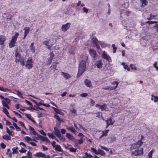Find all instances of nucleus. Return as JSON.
Segmentation results:
<instances>
[{
	"mask_svg": "<svg viewBox=\"0 0 158 158\" xmlns=\"http://www.w3.org/2000/svg\"><path fill=\"white\" fill-rule=\"evenodd\" d=\"M18 147H14L12 148V150L13 151V154L18 153Z\"/></svg>",
	"mask_w": 158,
	"mask_h": 158,
	"instance_id": "obj_31",
	"label": "nucleus"
},
{
	"mask_svg": "<svg viewBox=\"0 0 158 158\" xmlns=\"http://www.w3.org/2000/svg\"><path fill=\"white\" fill-rule=\"evenodd\" d=\"M6 39L5 36L0 35V45L3 44Z\"/></svg>",
	"mask_w": 158,
	"mask_h": 158,
	"instance_id": "obj_16",
	"label": "nucleus"
},
{
	"mask_svg": "<svg viewBox=\"0 0 158 158\" xmlns=\"http://www.w3.org/2000/svg\"><path fill=\"white\" fill-rule=\"evenodd\" d=\"M85 85L88 87H90L92 85L91 82L87 79H86L84 81Z\"/></svg>",
	"mask_w": 158,
	"mask_h": 158,
	"instance_id": "obj_21",
	"label": "nucleus"
},
{
	"mask_svg": "<svg viewBox=\"0 0 158 158\" xmlns=\"http://www.w3.org/2000/svg\"><path fill=\"white\" fill-rule=\"evenodd\" d=\"M30 49L32 53H34L35 52V47H30Z\"/></svg>",
	"mask_w": 158,
	"mask_h": 158,
	"instance_id": "obj_42",
	"label": "nucleus"
},
{
	"mask_svg": "<svg viewBox=\"0 0 158 158\" xmlns=\"http://www.w3.org/2000/svg\"><path fill=\"white\" fill-rule=\"evenodd\" d=\"M43 44H44L48 46L49 44V40H48L43 42Z\"/></svg>",
	"mask_w": 158,
	"mask_h": 158,
	"instance_id": "obj_52",
	"label": "nucleus"
},
{
	"mask_svg": "<svg viewBox=\"0 0 158 158\" xmlns=\"http://www.w3.org/2000/svg\"><path fill=\"white\" fill-rule=\"evenodd\" d=\"M0 146L1 147L3 148H5L6 147V145L3 143H1L0 144Z\"/></svg>",
	"mask_w": 158,
	"mask_h": 158,
	"instance_id": "obj_60",
	"label": "nucleus"
},
{
	"mask_svg": "<svg viewBox=\"0 0 158 158\" xmlns=\"http://www.w3.org/2000/svg\"><path fill=\"white\" fill-rule=\"evenodd\" d=\"M109 131V130H105L103 131H102V135L99 137V139H101V138L104 136H106L107 135V133H108V131Z\"/></svg>",
	"mask_w": 158,
	"mask_h": 158,
	"instance_id": "obj_18",
	"label": "nucleus"
},
{
	"mask_svg": "<svg viewBox=\"0 0 158 158\" xmlns=\"http://www.w3.org/2000/svg\"><path fill=\"white\" fill-rule=\"evenodd\" d=\"M25 115L26 117L30 120H31V119L33 118L31 116L30 114H26Z\"/></svg>",
	"mask_w": 158,
	"mask_h": 158,
	"instance_id": "obj_41",
	"label": "nucleus"
},
{
	"mask_svg": "<svg viewBox=\"0 0 158 158\" xmlns=\"http://www.w3.org/2000/svg\"><path fill=\"white\" fill-rule=\"evenodd\" d=\"M55 150L56 151L60 152H63V150L61 148L60 146V145H56V146H55Z\"/></svg>",
	"mask_w": 158,
	"mask_h": 158,
	"instance_id": "obj_24",
	"label": "nucleus"
},
{
	"mask_svg": "<svg viewBox=\"0 0 158 158\" xmlns=\"http://www.w3.org/2000/svg\"><path fill=\"white\" fill-rule=\"evenodd\" d=\"M124 68L125 69H127L128 71H129L130 70V69L128 67L127 65H124Z\"/></svg>",
	"mask_w": 158,
	"mask_h": 158,
	"instance_id": "obj_63",
	"label": "nucleus"
},
{
	"mask_svg": "<svg viewBox=\"0 0 158 158\" xmlns=\"http://www.w3.org/2000/svg\"><path fill=\"white\" fill-rule=\"evenodd\" d=\"M0 90L3 92H7L10 93L11 92L10 89H9L7 88H4L2 86H0Z\"/></svg>",
	"mask_w": 158,
	"mask_h": 158,
	"instance_id": "obj_19",
	"label": "nucleus"
},
{
	"mask_svg": "<svg viewBox=\"0 0 158 158\" xmlns=\"http://www.w3.org/2000/svg\"><path fill=\"white\" fill-rule=\"evenodd\" d=\"M96 114H97L96 117H98L99 118H101V116L102 118L103 119V118L102 116V114L101 113L100 114V112H98V113H96Z\"/></svg>",
	"mask_w": 158,
	"mask_h": 158,
	"instance_id": "obj_48",
	"label": "nucleus"
},
{
	"mask_svg": "<svg viewBox=\"0 0 158 158\" xmlns=\"http://www.w3.org/2000/svg\"><path fill=\"white\" fill-rule=\"evenodd\" d=\"M15 56L16 57L15 60V62L16 63L19 62V60L22 59L21 55L19 52L16 51L15 52Z\"/></svg>",
	"mask_w": 158,
	"mask_h": 158,
	"instance_id": "obj_8",
	"label": "nucleus"
},
{
	"mask_svg": "<svg viewBox=\"0 0 158 158\" xmlns=\"http://www.w3.org/2000/svg\"><path fill=\"white\" fill-rule=\"evenodd\" d=\"M92 42L94 44H98V39L96 38H93L92 39Z\"/></svg>",
	"mask_w": 158,
	"mask_h": 158,
	"instance_id": "obj_34",
	"label": "nucleus"
},
{
	"mask_svg": "<svg viewBox=\"0 0 158 158\" xmlns=\"http://www.w3.org/2000/svg\"><path fill=\"white\" fill-rule=\"evenodd\" d=\"M86 67V62L85 61L81 60L79 64L78 73L77 77H79L84 72Z\"/></svg>",
	"mask_w": 158,
	"mask_h": 158,
	"instance_id": "obj_1",
	"label": "nucleus"
},
{
	"mask_svg": "<svg viewBox=\"0 0 158 158\" xmlns=\"http://www.w3.org/2000/svg\"><path fill=\"white\" fill-rule=\"evenodd\" d=\"M54 117L57 121L60 122L62 121V120H61L59 117L57 115H54Z\"/></svg>",
	"mask_w": 158,
	"mask_h": 158,
	"instance_id": "obj_39",
	"label": "nucleus"
},
{
	"mask_svg": "<svg viewBox=\"0 0 158 158\" xmlns=\"http://www.w3.org/2000/svg\"><path fill=\"white\" fill-rule=\"evenodd\" d=\"M103 64L101 60L97 61L95 63V65L96 66L97 68L100 69L102 67Z\"/></svg>",
	"mask_w": 158,
	"mask_h": 158,
	"instance_id": "obj_13",
	"label": "nucleus"
},
{
	"mask_svg": "<svg viewBox=\"0 0 158 158\" xmlns=\"http://www.w3.org/2000/svg\"><path fill=\"white\" fill-rule=\"evenodd\" d=\"M53 109L54 110L56 113H60V110L59 109H57L54 107H53Z\"/></svg>",
	"mask_w": 158,
	"mask_h": 158,
	"instance_id": "obj_44",
	"label": "nucleus"
},
{
	"mask_svg": "<svg viewBox=\"0 0 158 158\" xmlns=\"http://www.w3.org/2000/svg\"><path fill=\"white\" fill-rule=\"evenodd\" d=\"M111 84L113 85H114L115 84L116 85L115 86L112 87L113 90L115 89L118 86L119 84V82L117 81H114L112 82Z\"/></svg>",
	"mask_w": 158,
	"mask_h": 158,
	"instance_id": "obj_25",
	"label": "nucleus"
},
{
	"mask_svg": "<svg viewBox=\"0 0 158 158\" xmlns=\"http://www.w3.org/2000/svg\"><path fill=\"white\" fill-rule=\"evenodd\" d=\"M27 150L22 148H21V149L19 150V152L20 153H25L26 152Z\"/></svg>",
	"mask_w": 158,
	"mask_h": 158,
	"instance_id": "obj_62",
	"label": "nucleus"
},
{
	"mask_svg": "<svg viewBox=\"0 0 158 158\" xmlns=\"http://www.w3.org/2000/svg\"><path fill=\"white\" fill-rule=\"evenodd\" d=\"M19 123L22 127H24V128H26L25 126L24 123L23 122L21 121H19Z\"/></svg>",
	"mask_w": 158,
	"mask_h": 158,
	"instance_id": "obj_54",
	"label": "nucleus"
},
{
	"mask_svg": "<svg viewBox=\"0 0 158 158\" xmlns=\"http://www.w3.org/2000/svg\"><path fill=\"white\" fill-rule=\"evenodd\" d=\"M30 130V132L31 134L34 135H37V136L39 138L40 135L38 134L36 131H35L34 129H29Z\"/></svg>",
	"mask_w": 158,
	"mask_h": 158,
	"instance_id": "obj_23",
	"label": "nucleus"
},
{
	"mask_svg": "<svg viewBox=\"0 0 158 158\" xmlns=\"http://www.w3.org/2000/svg\"><path fill=\"white\" fill-rule=\"evenodd\" d=\"M2 111L7 115V116H8L9 118H10V116L9 115V112L6 108L3 107Z\"/></svg>",
	"mask_w": 158,
	"mask_h": 158,
	"instance_id": "obj_27",
	"label": "nucleus"
},
{
	"mask_svg": "<svg viewBox=\"0 0 158 158\" xmlns=\"http://www.w3.org/2000/svg\"><path fill=\"white\" fill-rule=\"evenodd\" d=\"M151 96L152 97H154V102H158V97L157 96H154L153 95H152Z\"/></svg>",
	"mask_w": 158,
	"mask_h": 158,
	"instance_id": "obj_45",
	"label": "nucleus"
},
{
	"mask_svg": "<svg viewBox=\"0 0 158 158\" xmlns=\"http://www.w3.org/2000/svg\"><path fill=\"white\" fill-rule=\"evenodd\" d=\"M106 128H107L110 125H112L113 124L114 122V120H113L111 118L106 120Z\"/></svg>",
	"mask_w": 158,
	"mask_h": 158,
	"instance_id": "obj_11",
	"label": "nucleus"
},
{
	"mask_svg": "<svg viewBox=\"0 0 158 158\" xmlns=\"http://www.w3.org/2000/svg\"><path fill=\"white\" fill-rule=\"evenodd\" d=\"M25 102L27 103V104L28 105H29L31 106V107L32 106V104L31 103L30 101L26 100Z\"/></svg>",
	"mask_w": 158,
	"mask_h": 158,
	"instance_id": "obj_56",
	"label": "nucleus"
},
{
	"mask_svg": "<svg viewBox=\"0 0 158 158\" xmlns=\"http://www.w3.org/2000/svg\"><path fill=\"white\" fill-rule=\"evenodd\" d=\"M70 131L73 132L74 134L76 135L78 132L76 131L75 129H69Z\"/></svg>",
	"mask_w": 158,
	"mask_h": 158,
	"instance_id": "obj_57",
	"label": "nucleus"
},
{
	"mask_svg": "<svg viewBox=\"0 0 158 158\" xmlns=\"http://www.w3.org/2000/svg\"><path fill=\"white\" fill-rule=\"evenodd\" d=\"M47 61L46 63V64L47 65H50L51 64L53 60L49 58H47Z\"/></svg>",
	"mask_w": 158,
	"mask_h": 158,
	"instance_id": "obj_38",
	"label": "nucleus"
},
{
	"mask_svg": "<svg viewBox=\"0 0 158 158\" xmlns=\"http://www.w3.org/2000/svg\"><path fill=\"white\" fill-rule=\"evenodd\" d=\"M51 67L54 69H56V64H55V63H53L51 66Z\"/></svg>",
	"mask_w": 158,
	"mask_h": 158,
	"instance_id": "obj_64",
	"label": "nucleus"
},
{
	"mask_svg": "<svg viewBox=\"0 0 158 158\" xmlns=\"http://www.w3.org/2000/svg\"><path fill=\"white\" fill-rule=\"evenodd\" d=\"M23 30L24 31V33L28 34L30 31V28L28 27H25L24 28Z\"/></svg>",
	"mask_w": 158,
	"mask_h": 158,
	"instance_id": "obj_30",
	"label": "nucleus"
},
{
	"mask_svg": "<svg viewBox=\"0 0 158 158\" xmlns=\"http://www.w3.org/2000/svg\"><path fill=\"white\" fill-rule=\"evenodd\" d=\"M158 23V22L157 21H147L146 22V23L149 24H152L153 23Z\"/></svg>",
	"mask_w": 158,
	"mask_h": 158,
	"instance_id": "obj_40",
	"label": "nucleus"
},
{
	"mask_svg": "<svg viewBox=\"0 0 158 158\" xmlns=\"http://www.w3.org/2000/svg\"><path fill=\"white\" fill-rule=\"evenodd\" d=\"M143 142L140 140H138L137 142L132 144L131 148L130 150L131 151L132 150L138 149L143 144Z\"/></svg>",
	"mask_w": 158,
	"mask_h": 158,
	"instance_id": "obj_4",
	"label": "nucleus"
},
{
	"mask_svg": "<svg viewBox=\"0 0 158 158\" xmlns=\"http://www.w3.org/2000/svg\"><path fill=\"white\" fill-rule=\"evenodd\" d=\"M19 35V34L18 32L15 33V35L13 36L12 39L9 43V47L10 48H12L15 46V44L17 39Z\"/></svg>",
	"mask_w": 158,
	"mask_h": 158,
	"instance_id": "obj_2",
	"label": "nucleus"
},
{
	"mask_svg": "<svg viewBox=\"0 0 158 158\" xmlns=\"http://www.w3.org/2000/svg\"><path fill=\"white\" fill-rule=\"evenodd\" d=\"M0 98L5 100H2V101L3 106L6 107L8 109H9L10 107L7 103H9L10 102V99L7 98H4L1 95H0Z\"/></svg>",
	"mask_w": 158,
	"mask_h": 158,
	"instance_id": "obj_3",
	"label": "nucleus"
},
{
	"mask_svg": "<svg viewBox=\"0 0 158 158\" xmlns=\"http://www.w3.org/2000/svg\"><path fill=\"white\" fill-rule=\"evenodd\" d=\"M98 154H100L102 156L104 155L105 154V153L103 151L99 149H98Z\"/></svg>",
	"mask_w": 158,
	"mask_h": 158,
	"instance_id": "obj_35",
	"label": "nucleus"
},
{
	"mask_svg": "<svg viewBox=\"0 0 158 158\" xmlns=\"http://www.w3.org/2000/svg\"><path fill=\"white\" fill-rule=\"evenodd\" d=\"M140 1L142 3L141 7H144L146 6L148 3L147 1L146 0H140Z\"/></svg>",
	"mask_w": 158,
	"mask_h": 158,
	"instance_id": "obj_28",
	"label": "nucleus"
},
{
	"mask_svg": "<svg viewBox=\"0 0 158 158\" xmlns=\"http://www.w3.org/2000/svg\"><path fill=\"white\" fill-rule=\"evenodd\" d=\"M36 104L37 105H38V106H41V105H43L44 106H46V104L44 103H42V102H40L38 103L36 102Z\"/></svg>",
	"mask_w": 158,
	"mask_h": 158,
	"instance_id": "obj_55",
	"label": "nucleus"
},
{
	"mask_svg": "<svg viewBox=\"0 0 158 158\" xmlns=\"http://www.w3.org/2000/svg\"><path fill=\"white\" fill-rule=\"evenodd\" d=\"M35 156L38 157H43L45 156V154L41 152L36 153Z\"/></svg>",
	"mask_w": 158,
	"mask_h": 158,
	"instance_id": "obj_20",
	"label": "nucleus"
},
{
	"mask_svg": "<svg viewBox=\"0 0 158 158\" xmlns=\"http://www.w3.org/2000/svg\"><path fill=\"white\" fill-rule=\"evenodd\" d=\"M132 155L135 156H138L143 154V149L140 148V149H137L134 151H132Z\"/></svg>",
	"mask_w": 158,
	"mask_h": 158,
	"instance_id": "obj_6",
	"label": "nucleus"
},
{
	"mask_svg": "<svg viewBox=\"0 0 158 158\" xmlns=\"http://www.w3.org/2000/svg\"><path fill=\"white\" fill-rule=\"evenodd\" d=\"M61 74L66 80H68L71 77V76L68 73L61 72Z\"/></svg>",
	"mask_w": 158,
	"mask_h": 158,
	"instance_id": "obj_14",
	"label": "nucleus"
},
{
	"mask_svg": "<svg viewBox=\"0 0 158 158\" xmlns=\"http://www.w3.org/2000/svg\"><path fill=\"white\" fill-rule=\"evenodd\" d=\"M91 150L94 153L96 154H98V150L97 151L95 149L93 148H91Z\"/></svg>",
	"mask_w": 158,
	"mask_h": 158,
	"instance_id": "obj_47",
	"label": "nucleus"
},
{
	"mask_svg": "<svg viewBox=\"0 0 158 158\" xmlns=\"http://www.w3.org/2000/svg\"><path fill=\"white\" fill-rule=\"evenodd\" d=\"M102 89L109 90H113L112 87L110 86H107L106 87H103L102 88Z\"/></svg>",
	"mask_w": 158,
	"mask_h": 158,
	"instance_id": "obj_33",
	"label": "nucleus"
},
{
	"mask_svg": "<svg viewBox=\"0 0 158 158\" xmlns=\"http://www.w3.org/2000/svg\"><path fill=\"white\" fill-rule=\"evenodd\" d=\"M32 58L31 57H29L27 60L25 65L26 68L30 69L32 67Z\"/></svg>",
	"mask_w": 158,
	"mask_h": 158,
	"instance_id": "obj_5",
	"label": "nucleus"
},
{
	"mask_svg": "<svg viewBox=\"0 0 158 158\" xmlns=\"http://www.w3.org/2000/svg\"><path fill=\"white\" fill-rule=\"evenodd\" d=\"M130 66L132 69H134L135 70H136L137 69L135 65H134L132 64H131L130 65Z\"/></svg>",
	"mask_w": 158,
	"mask_h": 158,
	"instance_id": "obj_49",
	"label": "nucleus"
},
{
	"mask_svg": "<svg viewBox=\"0 0 158 158\" xmlns=\"http://www.w3.org/2000/svg\"><path fill=\"white\" fill-rule=\"evenodd\" d=\"M66 136L68 138L74 141L75 138L71 135L69 133H67L66 134Z\"/></svg>",
	"mask_w": 158,
	"mask_h": 158,
	"instance_id": "obj_26",
	"label": "nucleus"
},
{
	"mask_svg": "<svg viewBox=\"0 0 158 158\" xmlns=\"http://www.w3.org/2000/svg\"><path fill=\"white\" fill-rule=\"evenodd\" d=\"M25 139L27 142H29V143L30 142L29 141L32 140V139L28 136L25 137Z\"/></svg>",
	"mask_w": 158,
	"mask_h": 158,
	"instance_id": "obj_46",
	"label": "nucleus"
},
{
	"mask_svg": "<svg viewBox=\"0 0 158 158\" xmlns=\"http://www.w3.org/2000/svg\"><path fill=\"white\" fill-rule=\"evenodd\" d=\"M107 108V105L106 103H104L102 105H100V107L99 108V109H101L102 111L106 110Z\"/></svg>",
	"mask_w": 158,
	"mask_h": 158,
	"instance_id": "obj_22",
	"label": "nucleus"
},
{
	"mask_svg": "<svg viewBox=\"0 0 158 158\" xmlns=\"http://www.w3.org/2000/svg\"><path fill=\"white\" fill-rule=\"evenodd\" d=\"M6 132L10 135H12L14 134V132L11 130H10L9 129H6Z\"/></svg>",
	"mask_w": 158,
	"mask_h": 158,
	"instance_id": "obj_37",
	"label": "nucleus"
},
{
	"mask_svg": "<svg viewBox=\"0 0 158 158\" xmlns=\"http://www.w3.org/2000/svg\"><path fill=\"white\" fill-rule=\"evenodd\" d=\"M48 135L49 137L52 138L53 139H55L56 141H58V140L56 138L55 136L53 134L48 133Z\"/></svg>",
	"mask_w": 158,
	"mask_h": 158,
	"instance_id": "obj_29",
	"label": "nucleus"
},
{
	"mask_svg": "<svg viewBox=\"0 0 158 158\" xmlns=\"http://www.w3.org/2000/svg\"><path fill=\"white\" fill-rule=\"evenodd\" d=\"M80 96L82 97H85L88 96V94L86 93H83L81 94Z\"/></svg>",
	"mask_w": 158,
	"mask_h": 158,
	"instance_id": "obj_53",
	"label": "nucleus"
},
{
	"mask_svg": "<svg viewBox=\"0 0 158 158\" xmlns=\"http://www.w3.org/2000/svg\"><path fill=\"white\" fill-rule=\"evenodd\" d=\"M49 56L50 57L49 58L53 60L54 56V54L53 52H51L49 53Z\"/></svg>",
	"mask_w": 158,
	"mask_h": 158,
	"instance_id": "obj_43",
	"label": "nucleus"
},
{
	"mask_svg": "<svg viewBox=\"0 0 158 158\" xmlns=\"http://www.w3.org/2000/svg\"><path fill=\"white\" fill-rule=\"evenodd\" d=\"M15 91H16L17 92L16 94L18 95V96H19L20 98H22L23 96V94L19 91L17 90H15Z\"/></svg>",
	"mask_w": 158,
	"mask_h": 158,
	"instance_id": "obj_36",
	"label": "nucleus"
},
{
	"mask_svg": "<svg viewBox=\"0 0 158 158\" xmlns=\"http://www.w3.org/2000/svg\"><path fill=\"white\" fill-rule=\"evenodd\" d=\"M20 63V64L22 66H24L25 65V64L22 58L21 60H19Z\"/></svg>",
	"mask_w": 158,
	"mask_h": 158,
	"instance_id": "obj_58",
	"label": "nucleus"
},
{
	"mask_svg": "<svg viewBox=\"0 0 158 158\" xmlns=\"http://www.w3.org/2000/svg\"><path fill=\"white\" fill-rule=\"evenodd\" d=\"M82 9H83V11L84 12L87 13L88 12V9H87V8H86L85 7H83V8H82Z\"/></svg>",
	"mask_w": 158,
	"mask_h": 158,
	"instance_id": "obj_59",
	"label": "nucleus"
},
{
	"mask_svg": "<svg viewBox=\"0 0 158 158\" xmlns=\"http://www.w3.org/2000/svg\"><path fill=\"white\" fill-rule=\"evenodd\" d=\"M69 150L72 152H75L77 151V149L75 148H69Z\"/></svg>",
	"mask_w": 158,
	"mask_h": 158,
	"instance_id": "obj_50",
	"label": "nucleus"
},
{
	"mask_svg": "<svg viewBox=\"0 0 158 158\" xmlns=\"http://www.w3.org/2000/svg\"><path fill=\"white\" fill-rule=\"evenodd\" d=\"M85 155L87 157H90V158H91V157H93L91 154L88 153L87 152L85 153Z\"/></svg>",
	"mask_w": 158,
	"mask_h": 158,
	"instance_id": "obj_61",
	"label": "nucleus"
},
{
	"mask_svg": "<svg viewBox=\"0 0 158 158\" xmlns=\"http://www.w3.org/2000/svg\"><path fill=\"white\" fill-rule=\"evenodd\" d=\"M89 52L92 57L94 58H96L97 54L95 50L91 49L89 50Z\"/></svg>",
	"mask_w": 158,
	"mask_h": 158,
	"instance_id": "obj_10",
	"label": "nucleus"
},
{
	"mask_svg": "<svg viewBox=\"0 0 158 158\" xmlns=\"http://www.w3.org/2000/svg\"><path fill=\"white\" fill-rule=\"evenodd\" d=\"M39 138L43 141H45L47 143H50V142L49 140L46 137H44L40 135Z\"/></svg>",
	"mask_w": 158,
	"mask_h": 158,
	"instance_id": "obj_15",
	"label": "nucleus"
},
{
	"mask_svg": "<svg viewBox=\"0 0 158 158\" xmlns=\"http://www.w3.org/2000/svg\"><path fill=\"white\" fill-rule=\"evenodd\" d=\"M102 56V58L109 61V60L110 59V57L107 54L105 51L103 52Z\"/></svg>",
	"mask_w": 158,
	"mask_h": 158,
	"instance_id": "obj_12",
	"label": "nucleus"
},
{
	"mask_svg": "<svg viewBox=\"0 0 158 158\" xmlns=\"http://www.w3.org/2000/svg\"><path fill=\"white\" fill-rule=\"evenodd\" d=\"M2 138L6 140H10V136L6 135H4L2 136Z\"/></svg>",
	"mask_w": 158,
	"mask_h": 158,
	"instance_id": "obj_32",
	"label": "nucleus"
},
{
	"mask_svg": "<svg viewBox=\"0 0 158 158\" xmlns=\"http://www.w3.org/2000/svg\"><path fill=\"white\" fill-rule=\"evenodd\" d=\"M27 158H31L32 156V153L31 152H29L27 153Z\"/></svg>",
	"mask_w": 158,
	"mask_h": 158,
	"instance_id": "obj_51",
	"label": "nucleus"
},
{
	"mask_svg": "<svg viewBox=\"0 0 158 158\" xmlns=\"http://www.w3.org/2000/svg\"><path fill=\"white\" fill-rule=\"evenodd\" d=\"M74 142L75 144H81L83 142V140L82 138H81L80 139H75Z\"/></svg>",
	"mask_w": 158,
	"mask_h": 158,
	"instance_id": "obj_17",
	"label": "nucleus"
},
{
	"mask_svg": "<svg viewBox=\"0 0 158 158\" xmlns=\"http://www.w3.org/2000/svg\"><path fill=\"white\" fill-rule=\"evenodd\" d=\"M54 134L60 140H63L64 138L62 135H61L59 129H54Z\"/></svg>",
	"mask_w": 158,
	"mask_h": 158,
	"instance_id": "obj_7",
	"label": "nucleus"
},
{
	"mask_svg": "<svg viewBox=\"0 0 158 158\" xmlns=\"http://www.w3.org/2000/svg\"><path fill=\"white\" fill-rule=\"evenodd\" d=\"M70 25V23H67L66 24L63 25L61 27L62 30L64 31H66L69 28Z\"/></svg>",
	"mask_w": 158,
	"mask_h": 158,
	"instance_id": "obj_9",
	"label": "nucleus"
}]
</instances>
